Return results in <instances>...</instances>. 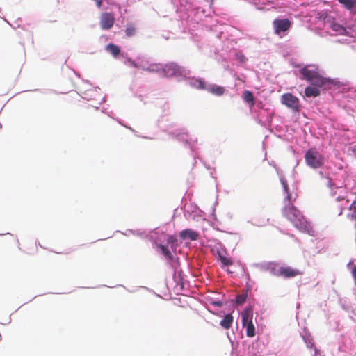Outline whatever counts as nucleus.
<instances>
[{"label":"nucleus","mask_w":356,"mask_h":356,"mask_svg":"<svg viewBox=\"0 0 356 356\" xmlns=\"http://www.w3.org/2000/svg\"><path fill=\"white\" fill-rule=\"evenodd\" d=\"M282 213L300 232L312 236H315L316 232L313 226L294 204L284 206L282 209Z\"/></svg>","instance_id":"nucleus-1"},{"label":"nucleus","mask_w":356,"mask_h":356,"mask_svg":"<svg viewBox=\"0 0 356 356\" xmlns=\"http://www.w3.org/2000/svg\"><path fill=\"white\" fill-rule=\"evenodd\" d=\"M305 159L307 165L312 168H320L323 165V157L315 148H311L307 151Z\"/></svg>","instance_id":"nucleus-2"},{"label":"nucleus","mask_w":356,"mask_h":356,"mask_svg":"<svg viewBox=\"0 0 356 356\" xmlns=\"http://www.w3.org/2000/svg\"><path fill=\"white\" fill-rule=\"evenodd\" d=\"M242 323L246 327V334L248 337H253L255 335V327L252 323V309H245L241 313Z\"/></svg>","instance_id":"nucleus-3"},{"label":"nucleus","mask_w":356,"mask_h":356,"mask_svg":"<svg viewBox=\"0 0 356 356\" xmlns=\"http://www.w3.org/2000/svg\"><path fill=\"white\" fill-rule=\"evenodd\" d=\"M281 102L294 111H298L300 107L298 98L290 92L284 93L282 95Z\"/></svg>","instance_id":"nucleus-4"},{"label":"nucleus","mask_w":356,"mask_h":356,"mask_svg":"<svg viewBox=\"0 0 356 356\" xmlns=\"http://www.w3.org/2000/svg\"><path fill=\"white\" fill-rule=\"evenodd\" d=\"M273 25L275 33L280 35L282 32L287 31L291 26V22L288 19H275Z\"/></svg>","instance_id":"nucleus-5"},{"label":"nucleus","mask_w":356,"mask_h":356,"mask_svg":"<svg viewBox=\"0 0 356 356\" xmlns=\"http://www.w3.org/2000/svg\"><path fill=\"white\" fill-rule=\"evenodd\" d=\"M115 22L114 15L111 13H103L100 17V26L104 30L111 29Z\"/></svg>","instance_id":"nucleus-6"},{"label":"nucleus","mask_w":356,"mask_h":356,"mask_svg":"<svg viewBox=\"0 0 356 356\" xmlns=\"http://www.w3.org/2000/svg\"><path fill=\"white\" fill-rule=\"evenodd\" d=\"M318 72L319 70L317 67L309 69L308 67H304L300 70V73L302 76V79L306 80L309 83H311L313 81Z\"/></svg>","instance_id":"nucleus-7"},{"label":"nucleus","mask_w":356,"mask_h":356,"mask_svg":"<svg viewBox=\"0 0 356 356\" xmlns=\"http://www.w3.org/2000/svg\"><path fill=\"white\" fill-rule=\"evenodd\" d=\"M281 181L285 194V197L284 199V206L293 204L296 199V195H292V194L289 191V188L286 181L282 179Z\"/></svg>","instance_id":"nucleus-8"},{"label":"nucleus","mask_w":356,"mask_h":356,"mask_svg":"<svg viewBox=\"0 0 356 356\" xmlns=\"http://www.w3.org/2000/svg\"><path fill=\"white\" fill-rule=\"evenodd\" d=\"M310 83L319 88L332 84V81L330 79L323 76L318 72Z\"/></svg>","instance_id":"nucleus-9"},{"label":"nucleus","mask_w":356,"mask_h":356,"mask_svg":"<svg viewBox=\"0 0 356 356\" xmlns=\"http://www.w3.org/2000/svg\"><path fill=\"white\" fill-rule=\"evenodd\" d=\"M301 274L302 273L298 269L293 268L291 266H282L280 277L284 278H292Z\"/></svg>","instance_id":"nucleus-10"},{"label":"nucleus","mask_w":356,"mask_h":356,"mask_svg":"<svg viewBox=\"0 0 356 356\" xmlns=\"http://www.w3.org/2000/svg\"><path fill=\"white\" fill-rule=\"evenodd\" d=\"M162 73L166 76H172L180 73V67L175 63H170L163 67Z\"/></svg>","instance_id":"nucleus-11"},{"label":"nucleus","mask_w":356,"mask_h":356,"mask_svg":"<svg viewBox=\"0 0 356 356\" xmlns=\"http://www.w3.org/2000/svg\"><path fill=\"white\" fill-rule=\"evenodd\" d=\"M179 236L182 240L189 239L191 241H195L197 239L199 234L197 232L187 229L180 232Z\"/></svg>","instance_id":"nucleus-12"},{"label":"nucleus","mask_w":356,"mask_h":356,"mask_svg":"<svg viewBox=\"0 0 356 356\" xmlns=\"http://www.w3.org/2000/svg\"><path fill=\"white\" fill-rule=\"evenodd\" d=\"M282 266L276 262H270L267 265V270L273 275L280 277Z\"/></svg>","instance_id":"nucleus-13"},{"label":"nucleus","mask_w":356,"mask_h":356,"mask_svg":"<svg viewBox=\"0 0 356 356\" xmlns=\"http://www.w3.org/2000/svg\"><path fill=\"white\" fill-rule=\"evenodd\" d=\"M217 255H218V259L221 263V268H225L226 266H230L233 264L232 260L226 257L225 254H222V252L220 250L217 251Z\"/></svg>","instance_id":"nucleus-14"},{"label":"nucleus","mask_w":356,"mask_h":356,"mask_svg":"<svg viewBox=\"0 0 356 356\" xmlns=\"http://www.w3.org/2000/svg\"><path fill=\"white\" fill-rule=\"evenodd\" d=\"M207 90L216 96H221L225 92L224 87L218 85H210L207 87Z\"/></svg>","instance_id":"nucleus-15"},{"label":"nucleus","mask_w":356,"mask_h":356,"mask_svg":"<svg viewBox=\"0 0 356 356\" xmlns=\"http://www.w3.org/2000/svg\"><path fill=\"white\" fill-rule=\"evenodd\" d=\"M320 89L316 86H308L305 90V95L307 97H316L320 95Z\"/></svg>","instance_id":"nucleus-16"},{"label":"nucleus","mask_w":356,"mask_h":356,"mask_svg":"<svg viewBox=\"0 0 356 356\" xmlns=\"http://www.w3.org/2000/svg\"><path fill=\"white\" fill-rule=\"evenodd\" d=\"M347 10L356 13V0H338Z\"/></svg>","instance_id":"nucleus-17"},{"label":"nucleus","mask_w":356,"mask_h":356,"mask_svg":"<svg viewBox=\"0 0 356 356\" xmlns=\"http://www.w3.org/2000/svg\"><path fill=\"white\" fill-rule=\"evenodd\" d=\"M191 86L198 90H207L205 81L202 79H192L190 81Z\"/></svg>","instance_id":"nucleus-18"},{"label":"nucleus","mask_w":356,"mask_h":356,"mask_svg":"<svg viewBox=\"0 0 356 356\" xmlns=\"http://www.w3.org/2000/svg\"><path fill=\"white\" fill-rule=\"evenodd\" d=\"M330 28L333 31L336 32L337 34L341 35H347L348 34L346 29L339 24L333 23L331 24Z\"/></svg>","instance_id":"nucleus-19"},{"label":"nucleus","mask_w":356,"mask_h":356,"mask_svg":"<svg viewBox=\"0 0 356 356\" xmlns=\"http://www.w3.org/2000/svg\"><path fill=\"white\" fill-rule=\"evenodd\" d=\"M233 320L232 315L228 314L225 315L224 318L220 321V325L225 329H229L232 325Z\"/></svg>","instance_id":"nucleus-20"},{"label":"nucleus","mask_w":356,"mask_h":356,"mask_svg":"<svg viewBox=\"0 0 356 356\" xmlns=\"http://www.w3.org/2000/svg\"><path fill=\"white\" fill-rule=\"evenodd\" d=\"M243 97L244 101L250 104V107H252L254 105V98L252 92L245 90L243 92Z\"/></svg>","instance_id":"nucleus-21"},{"label":"nucleus","mask_w":356,"mask_h":356,"mask_svg":"<svg viewBox=\"0 0 356 356\" xmlns=\"http://www.w3.org/2000/svg\"><path fill=\"white\" fill-rule=\"evenodd\" d=\"M143 69L150 72H162L163 67L161 64L153 63L150 64L147 67H143Z\"/></svg>","instance_id":"nucleus-22"},{"label":"nucleus","mask_w":356,"mask_h":356,"mask_svg":"<svg viewBox=\"0 0 356 356\" xmlns=\"http://www.w3.org/2000/svg\"><path fill=\"white\" fill-rule=\"evenodd\" d=\"M106 49L114 56H118L120 53V47L114 44H108Z\"/></svg>","instance_id":"nucleus-23"},{"label":"nucleus","mask_w":356,"mask_h":356,"mask_svg":"<svg viewBox=\"0 0 356 356\" xmlns=\"http://www.w3.org/2000/svg\"><path fill=\"white\" fill-rule=\"evenodd\" d=\"M159 248L161 250L163 255L170 260L172 259V254L170 250L164 245H159Z\"/></svg>","instance_id":"nucleus-24"},{"label":"nucleus","mask_w":356,"mask_h":356,"mask_svg":"<svg viewBox=\"0 0 356 356\" xmlns=\"http://www.w3.org/2000/svg\"><path fill=\"white\" fill-rule=\"evenodd\" d=\"M125 33L128 37L133 36L136 33V28L133 26H129L127 27Z\"/></svg>","instance_id":"nucleus-25"},{"label":"nucleus","mask_w":356,"mask_h":356,"mask_svg":"<svg viewBox=\"0 0 356 356\" xmlns=\"http://www.w3.org/2000/svg\"><path fill=\"white\" fill-rule=\"evenodd\" d=\"M247 296L245 294H239L236 296V302L238 305H242L246 300Z\"/></svg>","instance_id":"nucleus-26"},{"label":"nucleus","mask_w":356,"mask_h":356,"mask_svg":"<svg viewBox=\"0 0 356 356\" xmlns=\"http://www.w3.org/2000/svg\"><path fill=\"white\" fill-rule=\"evenodd\" d=\"M176 241V238H175V236H168V238H167V243L168 244H172L174 243Z\"/></svg>","instance_id":"nucleus-27"},{"label":"nucleus","mask_w":356,"mask_h":356,"mask_svg":"<svg viewBox=\"0 0 356 356\" xmlns=\"http://www.w3.org/2000/svg\"><path fill=\"white\" fill-rule=\"evenodd\" d=\"M352 275L355 280V283L356 285V266H354L351 270Z\"/></svg>","instance_id":"nucleus-28"},{"label":"nucleus","mask_w":356,"mask_h":356,"mask_svg":"<svg viewBox=\"0 0 356 356\" xmlns=\"http://www.w3.org/2000/svg\"><path fill=\"white\" fill-rule=\"evenodd\" d=\"M343 209L341 207H340L339 208V213H338V216H341V215L343 213Z\"/></svg>","instance_id":"nucleus-29"},{"label":"nucleus","mask_w":356,"mask_h":356,"mask_svg":"<svg viewBox=\"0 0 356 356\" xmlns=\"http://www.w3.org/2000/svg\"><path fill=\"white\" fill-rule=\"evenodd\" d=\"M214 304L218 305V306H221L222 305V303L220 302H215Z\"/></svg>","instance_id":"nucleus-30"}]
</instances>
